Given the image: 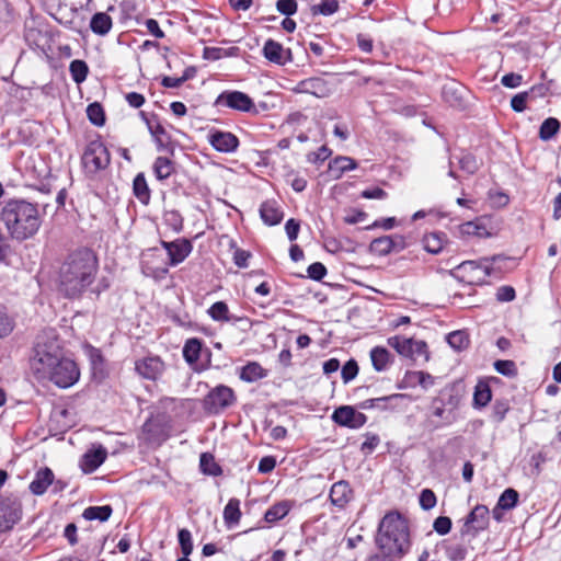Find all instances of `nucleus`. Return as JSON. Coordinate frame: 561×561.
Returning a JSON list of instances; mask_svg holds the SVG:
<instances>
[{
    "label": "nucleus",
    "mask_w": 561,
    "mask_h": 561,
    "mask_svg": "<svg viewBox=\"0 0 561 561\" xmlns=\"http://www.w3.org/2000/svg\"><path fill=\"white\" fill-rule=\"evenodd\" d=\"M98 259L89 249L70 253L59 267L58 289L67 298L80 297L94 282Z\"/></svg>",
    "instance_id": "obj_1"
},
{
    "label": "nucleus",
    "mask_w": 561,
    "mask_h": 561,
    "mask_svg": "<svg viewBox=\"0 0 561 561\" xmlns=\"http://www.w3.org/2000/svg\"><path fill=\"white\" fill-rule=\"evenodd\" d=\"M0 219L11 239L18 241L33 238L43 221L38 206L25 199L8 201L0 211Z\"/></svg>",
    "instance_id": "obj_2"
},
{
    "label": "nucleus",
    "mask_w": 561,
    "mask_h": 561,
    "mask_svg": "<svg viewBox=\"0 0 561 561\" xmlns=\"http://www.w3.org/2000/svg\"><path fill=\"white\" fill-rule=\"evenodd\" d=\"M376 543L387 556L405 554L411 546L408 520L398 512L387 513L379 523Z\"/></svg>",
    "instance_id": "obj_3"
},
{
    "label": "nucleus",
    "mask_w": 561,
    "mask_h": 561,
    "mask_svg": "<svg viewBox=\"0 0 561 561\" xmlns=\"http://www.w3.org/2000/svg\"><path fill=\"white\" fill-rule=\"evenodd\" d=\"M62 357L61 348L54 336L38 335L30 358L31 370L38 381L53 369Z\"/></svg>",
    "instance_id": "obj_4"
},
{
    "label": "nucleus",
    "mask_w": 561,
    "mask_h": 561,
    "mask_svg": "<svg viewBox=\"0 0 561 561\" xmlns=\"http://www.w3.org/2000/svg\"><path fill=\"white\" fill-rule=\"evenodd\" d=\"M83 170L88 176H94L111 163V154L100 139L91 140L81 157Z\"/></svg>",
    "instance_id": "obj_5"
},
{
    "label": "nucleus",
    "mask_w": 561,
    "mask_h": 561,
    "mask_svg": "<svg viewBox=\"0 0 561 561\" xmlns=\"http://www.w3.org/2000/svg\"><path fill=\"white\" fill-rule=\"evenodd\" d=\"M79 377L80 371L77 364L62 356L53 369L43 377V381L49 380L59 388H69L79 380Z\"/></svg>",
    "instance_id": "obj_6"
},
{
    "label": "nucleus",
    "mask_w": 561,
    "mask_h": 561,
    "mask_svg": "<svg viewBox=\"0 0 561 561\" xmlns=\"http://www.w3.org/2000/svg\"><path fill=\"white\" fill-rule=\"evenodd\" d=\"M215 106L226 107L240 113L257 115L254 101L244 92L238 90L222 91L215 100Z\"/></svg>",
    "instance_id": "obj_7"
},
{
    "label": "nucleus",
    "mask_w": 561,
    "mask_h": 561,
    "mask_svg": "<svg viewBox=\"0 0 561 561\" xmlns=\"http://www.w3.org/2000/svg\"><path fill=\"white\" fill-rule=\"evenodd\" d=\"M453 276L470 285L486 283L490 275V266L485 262L465 261L451 271Z\"/></svg>",
    "instance_id": "obj_8"
},
{
    "label": "nucleus",
    "mask_w": 561,
    "mask_h": 561,
    "mask_svg": "<svg viewBox=\"0 0 561 561\" xmlns=\"http://www.w3.org/2000/svg\"><path fill=\"white\" fill-rule=\"evenodd\" d=\"M388 344L401 356L410 358L413 362H416L420 358L427 362L430 358L427 345L424 341L403 336H391L388 339Z\"/></svg>",
    "instance_id": "obj_9"
},
{
    "label": "nucleus",
    "mask_w": 561,
    "mask_h": 561,
    "mask_svg": "<svg viewBox=\"0 0 561 561\" xmlns=\"http://www.w3.org/2000/svg\"><path fill=\"white\" fill-rule=\"evenodd\" d=\"M236 401L234 392L231 388L219 385L211 389L204 399V409L208 413L218 414L225 409L231 407Z\"/></svg>",
    "instance_id": "obj_10"
},
{
    "label": "nucleus",
    "mask_w": 561,
    "mask_h": 561,
    "mask_svg": "<svg viewBox=\"0 0 561 561\" xmlns=\"http://www.w3.org/2000/svg\"><path fill=\"white\" fill-rule=\"evenodd\" d=\"M22 517V503L15 495L0 497V533L13 528Z\"/></svg>",
    "instance_id": "obj_11"
},
{
    "label": "nucleus",
    "mask_w": 561,
    "mask_h": 561,
    "mask_svg": "<svg viewBox=\"0 0 561 561\" xmlns=\"http://www.w3.org/2000/svg\"><path fill=\"white\" fill-rule=\"evenodd\" d=\"M331 417L337 425L348 428H359L367 422V416L351 405L339 407Z\"/></svg>",
    "instance_id": "obj_12"
},
{
    "label": "nucleus",
    "mask_w": 561,
    "mask_h": 561,
    "mask_svg": "<svg viewBox=\"0 0 561 561\" xmlns=\"http://www.w3.org/2000/svg\"><path fill=\"white\" fill-rule=\"evenodd\" d=\"M161 245L168 253L169 264L171 266L182 263L193 250L191 241L184 238H180L171 242L162 240Z\"/></svg>",
    "instance_id": "obj_13"
},
{
    "label": "nucleus",
    "mask_w": 561,
    "mask_h": 561,
    "mask_svg": "<svg viewBox=\"0 0 561 561\" xmlns=\"http://www.w3.org/2000/svg\"><path fill=\"white\" fill-rule=\"evenodd\" d=\"M135 369L142 378L157 380L164 371V363L159 356H146L136 360Z\"/></svg>",
    "instance_id": "obj_14"
},
{
    "label": "nucleus",
    "mask_w": 561,
    "mask_h": 561,
    "mask_svg": "<svg viewBox=\"0 0 561 561\" xmlns=\"http://www.w3.org/2000/svg\"><path fill=\"white\" fill-rule=\"evenodd\" d=\"M208 141L219 152L231 153L239 147V139L229 131L215 130L208 135Z\"/></svg>",
    "instance_id": "obj_15"
},
{
    "label": "nucleus",
    "mask_w": 561,
    "mask_h": 561,
    "mask_svg": "<svg viewBox=\"0 0 561 561\" xmlns=\"http://www.w3.org/2000/svg\"><path fill=\"white\" fill-rule=\"evenodd\" d=\"M489 508L484 505H477L467 516L462 534H469L473 530V535L483 530L488 526Z\"/></svg>",
    "instance_id": "obj_16"
},
{
    "label": "nucleus",
    "mask_w": 561,
    "mask_h": 561,
    "mask_svg": "<svg viewBox=\"0 0 561 561\" xmlns=\"http://www.w3.org/2000/svg\"><path fill=\"white\" fill-rule=\"evenodd\" d=\"M264 57L276 65H286L291 61V51L274 39H267L263 46Z\"/></svg>",
    "instance_id": "obj_17"
},
{
    "label": "nucleus",
    "mask_w": 561,
    "mask_h": 561,
    "mask_svg": "<svg viewBox=\"0 0 561 561\" xmlns=\"http://www.w3.org/2000/svg\"><path fill=\"white\" fill-rule=\"evenodd\" d=\"M107 457L106 449L99 445L94 449L88 450L80 459V468L84 473L94 472Z\"/></svg>",
    "instance_id": "obj_18"
},
{
    "label": "nucleus",
    "mask_w": 561,
    "mask_h": 561,
    "mask_svg": "<svg viewBox=\"0 0 561 561\" xmlns=\"http://www.w3.org/2000/svg\"><path fill=\"white\" fill-rule=\"evenodd\" d=\"M352 499V489L346 481L335 482L330 490V500L331 503L340 508L345 507V505Z\"/></svg>",
    "instance_id": "obj_19"
},
{
    "label": "nucleus",
    "mask_w": 561,
    "mask_h": 561,
    "mask_svg": "<svg viewBox=\"0 0 561 561\" xmlns=\"http://www.w3.org/2000/svg\"><path fill=\"white\" fill-rule=\"evenodd\" d=\"M54 472L49 468L39 469L30 483V491L35 495H43L54 481Z\"/></svg>",
    "instance_id": "obj_20"
},
{
    "label": "nucleus",
    "mask_w": 561,
    "mask_h": 561,
    "mask_svg": "<svg viewBox=\"0 0 561 561\" xmlns=\"http://www.w3.org/2000/svg\"><path fill=\"white\" fill-rule=\"evenodd\" d=\"M260 216L266 225L275 226L283 220L284 214L276 201H266L260 207Z\"/></svg>",
    "instance_id": "obj_21"
},
{
    "label": "nucleus",
    "mask_w": 561,
    "mask_h": 561,
    "mask_svg": "<svg viewBox=\"0 0 561 561\" xmlns=\"http://www.w3.org/2000/svg\"><path fill=\"white\" fill-rule=\"evenodd\" d=\"M207 313L217 322H238L243 320L241 317L230 314L228 305L225 301H216L213 304L208 308Z\"/></svg>",
    "instance_id": "obj_22"
},
{
    "label": "nucleus",
    "mask_w": 561,
    "mask_h": 561,
    "mask_svg": "<svg viewBox=\"0 0 561 561\" xmlns=\"http://www.w3.org/2000/svg\"><path fill=\"white\" fill-rule=\"evenodd\" d=\"M405 398V394L402 393H394L387 397H380V398H374V399H367L360 403L362 409H379V410H387V409H394V402H397L400 399Z\"/></svg>",
    "instance_id": "obj_23"
},
{
    "label": "nucleus",
    "mask_w": 561,
    "mask_h": 561,
    "mask_svg": "<svg viewBox=\"0 0 561 561\" xmlns=\"http://www.w3.org/2000/svg\"><path fill=\"white\" fill-rule=\"evenodd\" d=\"M113 27V20L106 12H96L90 21V30L99 35L105 36Z\"/></svg>",
    "instance_id": "obj_24"
},
{
    "label": "nucleus",
    "mask_w": 561,
    "mask_h": 561,
    "mask_svg": "<svg viewBox=\"0 0 561 561\" xmlns=\"http://www.w3.org/2000/svg\"><path fill=\"white\" fill-rule=\"evenodd\" d=\"M299 91L312 94L317 98H325L329 94V88L324 80L320 78H310L299 83Z\"/></svg>",
    "instance_id": "obj_25"
},
{
    "label": "nucleus",
    "mask_w": 561,
    "mask_h": 561,
    "mask_svg": "<svg viewBox=\"0 0 561 561\" xmlns=\"http://www.w3.org/2000/svg\"><path fill=\"white\" fill-rule=\"evenodd\" d=\"M356 168V161L346 156L336 157L329 163V171L335 179H340L345 172L355 170Z\"/></svg>",
    "instance_id": "obj_26"
},
{
    "label": "nucleus",
    "mask_w": 561,
    "mask_h": 561,
    "mask_svg": "<svg viewBox=\"0 0 561 561\" xmlns=\"http://www.w3.org/2000/svg\"><path fill=\"white\" fill-rule=\"evenodd\" d=\"M492 399V391L488 382L480 380L474 387L473 402L474 409L485 408Z\"/></svg>",
    "instance_id": "obj_27"
},
{
    "label": "nucleus",
    "mask_w": 561,
    "mask_h": 561,
    "mask_svg": "<svg viewBox=\"0 0 561 561\" xmlns=\"http://www.w3.org/2000/svg\"><path fill=\"white\" fill-rule=\"evenodd\" d=\"M370 359L375 370L385 371L391 362V355L386 347L376 346L370 351Z\"/></svg>",
    "instance_id": "obj_28"
},
{
    "label": "nucleus",
    "mask_w": 561,
    "mask_h": 561,
    "mask_svg": "<svg viewBox=\"0 0 561 561\" xmlns=\"http://www.w3.org/2000/svg\"><path fill=\"white\" fill-rule=\"evenodd\" d=\"M241 518L240 501L230 499L224 508V520L228 527L237 525Z\"/></svg>",
    "instance_id": "obj_29"
},
{
    "label": "nucleus",
    "mask_w": 561,
    "mask_h": 561,
    "mask_svg": "<svg viewBox=\"0 0 561 561\" xmlns=\"http://www.w3.org/2000/svg\"><path fill=\"white\" fill-rule=\"evenodd\" d=\"M423 248L432 254H437L442 251L445 243V234L442 232H431L423 238Z\"/></svg>",
    "instance_id": "obj_30"
},
{
    "label": "nucleus",
    "mask_w": 561,
    "mask_h": 561,
    "mask_svg": "<svg viewBox=\"0 0 561 561\" xmlns=\"http://www.w3.org/2000/svg\"><path fill=\"white\" fill-rule=\"evenodd\" d=\"M112 513L113 510L111 505L89 506L83 511L82 516L87 520L106 522Z\"/></svg>",
    "instance_id": "obj_31"
},
{
    "label": "nucleus",
    "mask_w": 561,
    "mask_h": 561,
    "mask_svg": "<svg viewBox=\"0 0 561 561\" xmlns=\"http://www.w3.org/2000/svg\"><path fill=\"white\" fill-rule=\"evenodd\" d=\"M152 169L156 178L159 181H163L174 172V164L167 157H158L153 162Z\"/></svg>",
    "instance_id": "obj_32"
},
{
    "label": "nucleus",
    "mask_w": 561,
    "mask_h": 561,
    "mask_svg": "<svg viewBox=\"0 0 561 561\" xmlns=\"http://www.w3.org/2000/svg\"><path fill=\"white\" fill-rule=\"evenodd\" d=\"M133 190L138 201L145 205L149 203L150 190L148 187L144 173H138L133 182Z\"/></svg>",
    "instance_id": "obj_33"
},
{
    "label": "nucleus",
    "mask_w": 561,
    "mask_h": 561,
    "mask_svg": "<svg viewBox=\"0 0 561 561\" xmlns=\"http://www.w3.org/2000/svg\"><path fill=\"white\" fill-rule=\"evenodd\" d=\"M290 511V504L287 501L278 502L272 505L264 514V519L267 523H275L284 518Z\"/></svg>",
    "instance_id": "obj_34"
},
{
    "label": "nucleus",
    "mask_w": 561,
    "mask_h": 561,
    "mask_svg": "<svg viewBox=\"0 0 561 561\" xmlns=\"http://www.w3.org/2000/svg\"><path fill=\"white\" fill-rule=\"evenodd\" d=\"M202 352V342L198 339H188L183 347V357L190 364H195Z\"/></svg>",
    "instance_id": "obj_35"
},
{
    "label": "nucleus",
    "mask_w": 561,
    "mask_h": 561,
    "mask_svg": "<svg viewBox=\"0 0 561 561\" xmlns=\"http://www.w3.org/2000/svg\"><path fill=\"white\" fill-rule=\"evenodd\" d=\"M199 468L203 473L217 477L222 473L220 466L215 461V458L209 453H203L199 458Z\"/></svg>",
    "instance_id": "obj_36"
},
{
    "label": "nucleus",
    "mask_w": 561,
    "mask_h": 561,
    "mask_svg": "<svg viewBox=\"0 0 561 561\" xmlns=\"http://www.w3.org/2000/svg\"><path fill=\"white\" fill-rule=\"evenodd\" d=\"M265 371L262 366L257 363L247 364L240 374V378L248 382H253L265 377Z\"/></svg>",
    "instance_id": "obj_37"
},
{
    "label": "nucleus",
    "mask_w": 561,
    "mask_h": 561,
    "mask_svg": "<svg viewBox=\"0 0 561 561\" xmlns=\"http://www.w3.org/2000/svg\"><path fill=\"white\" fill-rule=\"evenodd\" d=\"M560 129V123L554 117L545 119L539 128V138L543 141L553 138Z\"/></svg>",
    "instance_id": "obj_38"
},
{
    "label": "nucleus",
    "mask_w": 561,
    "mask_h": 561,
    "mask_svg": "<svg viewBox=\"0 0 561 561\" xmlns=\"http://www.w3.org/2000/svg\"><path fill=\"white\" fill-rule=\"evenodd\" d=\"M69 71L71 75L72 80L80 84L82 83L89 73V68L85 61L80 59H75L70 62Z\"/></svg>",
    "instance_id": "obj_39"
},
{
    "label": "nucleus",
    "mask_w": 561,
    "mask_h": 561,
    "mask_svg": "<svg viewBox=\"0 0 561 561\" xmlns=\"http://www.w3.org/2000/svg\"><path fill=\"white\" fill-rule=\"evenodd\" d=\"M447 342L456 351H462L469 346V336L465 331L458 330L447 335Z\"/></svg>",
    "instance_id": "obj_40"
},
{
    "label": "nucleus",
    "mask_w": 561,
    "mask_h": 561,
    "mask_svg": "<svg viewBox=\"0 0 561 561\" xmlns=\"http://www.w3.org/2000/svg\"><path fill=\"white\" fill-rule=\"evenodd\" d=\"M371 249L379 254H388L394 250V239L391 236L377 238L371 242Z\"/></svg>",
    "instance_id": "obj_41"
},
{
    "label": "nucleus",
    "mask_w": 561,
    "mask_h": 561,
    "mask_svg": "<svg viewBox=\"0 0 561 561\" xmlns=\"http://www.w3.org/2000/svg\"><path fill=\"white\" fill-rule=\"evenodd\" d=\"M178 540L182 554L185 557L191 556L194 549L191 531L186 528L180 529L178 533Z\"/></svg>",
    "instance_id": "obj_42"
},
{
    "label": "nucleus",
    "mask_w": 561,
    "mask_h": 561,
    "mask_svg": "<svg viewBox=\"0 0 561 561\" xmlns=\"http://www.w3.org/2000/svg\"><path fill=\"white\" fill-rule=\"evenodd\" d=\"M518 501V493L514 489H506L497 501V506L501 510H512L516 506Z\"/></svg>",
    "instance_id": "obj_43"
},
{
    "label": "nucleus",
    "mask_w": 561,
    "mask_h": 561,
    "mask_svg": "<svg viewBox=\"0 0 561 561\" xmlns=\"http://www.w3.org/2000/svg\"><path fill=\"white\" fill-rule=\"evenodd\" d=\"M87 115L89 121L95 126H103L105 123L104 111L99 103L88 105Z\"/></svg>",
    "instance_id": "obj_44"
},
{
    "label": "nucleus",
    "mask_w": 561,
    "mask_h": 561,
    "mask_svg": "<svg viewBox=\"0 0 561 561\" xmlns=\"http://www.w3.org/2000/svg\"><path fill=\"white\" fill-rule=\"evenodd\" d=\"M339 10V2L336 0H322L319 4L311 8L312 13L321 15H332Z\"/></svg>",
    "instance_id": "obj_45"
},
{
    "label": "nucleus",
    "mask_w": 561,
    "mask_h": 561,
    "mask_svg": "<svg viewBox=\"0 0 561 561\" xmlns=\"http://www.w3.org/2000/svg\"><path fill=\"white\" fill-rule=\"evenodd\" d=\"M510 411V404L507 400H495L492 405L491 419L495 423H501L507 412Z\"/></svg>",
    "instance_id": "obj_46"
},
{
    "label": "nucleus",
    "mask_w": 561,
    "mask_h": 561,
    "mask_svg": "<svg viewBox=\"0 0 561 561\" xmlns=\"http://www.w3.org/2000/svg\"><path fill=\"white\" fill-rule=\"evenodd\" d=\"M285 180L295 192H302L307 186V180L293 170L286 174Z\"/></svg>",
    "instance_id": "obj_47"
},
{
    "label": "nucleus",
    "mask_w": 561,
    "mask_h": 561,
    "mask_svg": "<svg viewBox=\"0 0 561 561\" xmlns=\"http://www.w3.org/2000/svg\"><path fill=\"white\" fill-rule=\"evenodd\" d=\"M409 378L416 381L425 390L433 387L435 382L434 377L425 371H413L409 375Z\"/></svg>",
    "instance_id": "obj_48"
},
{
    "label": "nucleus",
    "mask_w": 561,
    "mask_h": 561,
    "mask_svg": "<svg viewBox=\"0 0 561 561\" xmlns=\"http://www.w3.org/2000/svg\"><path fill=\"white\" fill-rule=\"evenodd\" d=\"M164 222L173 231L180 232L183 228V218L176 210H170L164 214Z\"/></svg>",
    "instance_id": "obj_49"
},
{
    "label": "nucleus",
    "mask_w": 561,
    "mask_h": 561,
    "mask_svg": "<svg viewBox=\"0 0 561 561\" xmlns=\"http://www.w3.org/2000/svg\"><path fill=\"white\" fill-rule=\"evenodd\" d=\"M494 369L503 376L512 377L516 375V365L513 360L499 359L494 363Z\"/></svg>",
    "instance_id": "obj_50"
},
{
    "label": "nucleus",
    "mask_w": 561,
    "mask_h": 561,
    "mask_svg": "<svg viewBox=\"0 0 561 561\" xmlns=\"http://www.w3.org/2000/svg\"><path fill=\"white\" fill-rule=\"evenodd\" d=\"M446 554L450 561H462L467 557V549L462 545H450L446 549Z\"/></svg>",
    "instance_id": "obj_51"
},
{
    "label": "nucleus",
    "mask_w": 561,
    "mask_h": 561,
    "mask_svg": "<svg viewBox=\"0 0 561 561\" xmlns=\"http://www.w3.org/2000/svg\"><path fill=\"white\" fill-rule=\"evenodd\" d=\"M436 495L430 489L422 490L420 494V505L423 510L428 511L432 510L436 505Z\"/></svg>",
    "instance_id": "obj_52"
},
{
    "label": "nucleus",
    "mask_w": 561,
    "mask_h": 561,
    "mask_svg": "<svg viewBox=\"0 0 561 561\" xmlns=\"http://www.w3.org/2000/svg\"><path fill=\"white\" fill-rule=\"evenodd\" d=\"M297 9L298 4L296 0H278L276 2V10L286 16L294 15Z\"/></svg>",
    "instance_id": "obj_53"
},
{
    "label": "nucleus",
    "mask_w": 561,
    "mask_h": 561,
    "mask_svg": "<svg viewBox=\"0 0 561 561\" xmlns=\"http://www.w3.org/2000/svg\"><path fill=\"white\" fill-rule=\"evenodd\" d=\"M357 374H358V365H357L356 360H354V359H350L342 367L341 375H342V379L344 380V382H348V381L353 380L357 376Z\"/></svg>",
    "instance_id": "obj_54"
},
{
    "label": "nucleus",
    "mask_w": 561,
    "mask_h": 561,
    "mask_svg": "<svg viewBox=\"0 0 561 561\" xmlns=\"http://www.w3.org/2000/svg\"><path fill=\"white\" fill-rule=\"evenodd\" d=\"M528 98L529 92L527 91L515 94L511 100V107L513 111L517 113L525 111Z\"/></svg>",
    "instance_id": "obj_55"
},
{
    "label": "nucleus",
    "mask_w": 561,
    "mask_h": 561,
    "mask_svg": "<svg viewBox=\"0 0 561 561\" xmlns=\"http://www.w3.org/2000/svg\"><path fill=\"white\" fill-rule=\"evenodd\" d=\"M451 519L447 516H439L434 520L433 528L439 535H446L451 529Z\"/></svg>",
    "instance_id": "obj_56"
},
{
    "label": "nucleus",
    "mask_w": 561,
    "mask_h": 561,
    "mask_svg": "<svg viewBox=\"0 0 561 561\" xmlns=\"http://www.w3.org/2000/svg\"><path fill=\"white\" fill-rule=\"evenodd\" d=\"M307 272L308 276L313 280H321L327 275V268L320 262L310 264Z\"/></svg>",
    "instance_id": "obj_57"
},
{
    "label": "nucleus",
    "mask_w": 561,
    "mask_h": 561,
    "mask_svg": "<svg viewBox=\"0 0 561 561\" xmlns=\"http://www.w3.org/2000/svg\"><path fill=\"white\" fill-rule=\"evenodd\" d=\"M459 167L463 171L472 174L478 170V163L473 156L467 153L459 159Z\"/></svg>",
    "instance_id": "obj_58"
},
{
    "label": "nucleus",
    "mask_w": 561,
    "mask_h": 561,
    "mask_svg": "<svg viewBox=\"0 0 561 561\" xmlns=\"http://www.w3.org/2000/svg\"><path fill=\"white\" fill-rule=\"evenodd\" d=\"M13 330V322L10 317L0 308V337L9 335Z\"/></svg>",
    "instance_id": "obj_59"
},
{
    "label": "nucleus",
    "mask_w": 561,
    "mask_h": 561,
    "mask_svg": "<svg viewBox=\"0 0 561 561\" xmlns=\"http://www.w3.org/2000/svg\"><path fill=\"white\" fill-rule=\"evenodd\" d=\"M148 128H149L150 134L154 138L157 145L159 147H163V145H164L163 136L165 135L164 127L161 124L157 123L154 125L148 124Z\"/></svg>",
    "instance_id": "obj_60"
},
{
    "label": "nucleus",
    "mask_w": 561,
    "mask_h": 561,
    "mask_svg": "<svg viewBox=\"0 0 561 561\" xmlns=\"http://www.w3.org/2000/svg\"><path fill=\"white\" fill-rule=\"evenodd\" d=\"M522 81H523V77L520 75L514 73V72L506 73L501 79V83L504 87L511 88V89L519 87Z\"/></svg>",
    "instance_id": "obj_61"
},
{
    "label": "nucleus",
    "mask_w": 561,
    "mask_h": 561,
    "mask_svg": "<svg viewBox=\"0 0 561 561\" xmlns=\"http://www.w3.org/2000/svg\"><path fill=\"white\" fill-rule=\"evenodd\" d=\"M285 230L288 239L295 241L300 230V224L294 218H290L285 224Z\"/></svg>",
    "instance_id": "obj_62"
},
{
    "label": "nucleus",
    "mask_w": 561,
    "mask_h": 561,
    "mask_svg": "<svg viewBox=\"0 0 561 561\" xmlns=\"http://www.w3.org/2000/svg\"><path fill=\"white\" fill-rule=\"evenodd\" d=\"M515 298V289L511 286H501L496 291V299L499 301L507 302Z\"/></svg>",
    "instance_id": "obj_63"
},
{
    "label": "nucleus",
    "mask_w": 561,
    "mask_h": 561,
    "mask_svg": "<svg viewBox=\"0 0 561 561\" xmlns=\"http://www.w3.org/2000/svg\"><path fill=\"white\" fill-rule=\"evenodd\" d=\"M276 467V459L273 456H265L261 458L257 470L261 473H268Z\"/></svg>",
    "instance_id": "obj_64"
}]
</instances>
